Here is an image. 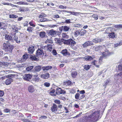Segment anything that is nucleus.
Returning a JSON list of instances; mask_svg holds the SVG:
<instances>
[{"label":"nucleus","mask_w":122,"mask_h":122,"mask_svg":"<svg viewBox=\"0 0 122 122\" xmlns=\"http://www.w3.org/2000/svg\"><path fill=\"white\" fill-rule=\"evenodd\" d=\"M102 38H97L93 39L92 40V41L93 42L97 43H98L101 42H102Z\"/></svg>","instance_id":"ddd939ff"},{"label":"nucleus","mask_w":122,"mask_h":122,"mask_svg":"<svg viewBox=\"0 0 122 122\" xmlns=\"http://www.w3.org/2000/svg\"><path fill=\"white\" fill-rule=\"evenodd\" d=\"M46 16V15L44 14H40L39 16V18H42L45 17Z\"/></svg>","instance_id":"a19ab883"},{"label":"nucleus","mask_w":122,"mask_h":122,"mask_svg":"<svg viewBox=\"0 0 122 122\" xmlns=\"http://www.w3.org/2000/svg\"><path fill=\"white\" fill-rule=\"evenodd\" d=\"M44 85L46 87H48L50 85V83H49L45 82L44 83Z\"/></svg>","instance_id":"c03bdc74"},{"label":"nucleus","mask_w":122,"mask_h":122,"mask_svg":"<svg viewBox=\"0 0 122 122\" xmlns=\"http://www.w3.org/2000/svg\"><path fill=\"white\" fill-rule=\"evenodd\" d=\"M26 71H30V66H29L26 67Z\"/></svg>","instance_id":"0e129e2a"},{"label":"nucleus","mask_w":122,"mask_h":122,"mask_svg":"<svg viewBox=\"0 0 122 122\" xmlns=\"http://www.w3.org/2000/svg\"><path fill=\"white\" fill-rule=\"evenodd\" d=\"M12 28L13 30L15 32H17L18 30V29L14 25L12 26Z\"/></svg>","instance_id":"4c0bfd02"},{"label":"nucleus","mask_w":122,"mask_h":122,"mask_svg":"<svg viewBox=\"0 0 122 122\" xmlns=\"http://www.w3.org/2000/svg\"><path fill=\"white\" fill-rule=\"evenodd\" d=\"M54 102L57 104H60V100H55L54 101Z\"/></svg>","instance_id":"09e8293b"},{"label":"nucleus","mask_w":122,"mask_h":122,"mask_svg":"<svg viewBox=\"0 0 122 122\" xmlns=\"http://www.w3.org/2000/svg\"><path fill=\"white\" fill-rule=\"evenodd\" d=\"M35 51L34 47V46H32L31 47V54L33 53Z\"/></svg>","instance_id":"864d4df0"},{"label":"nucleus","mask_w":122,"mask_h":122,"mask_svg":"<svg viewBox=\"0 0 122 122\" xmlns=\"http://www.w3.org/2000/svg\"><path fill=\"white\" fill-rule=\"evenodd\" d=\"M71 74L72 77L73 78H75L77 74L76 71L75 70H72Z\"/></svg>","instance_id":"aec40b11"},{"label":"nucleus","mask_w":122,"mask_h":122,"mask_svg":"<svg viewBox=\"0 0 122 122\" xmlns=\"http://www.w3.org/2000/svg\"><path fill=\"white\" fill-rule=\"evenodd\" d=\"M74 26L75 27H77L78 28L82 26L81 25L79 24H77L76 25H74Z\"/></svg>","instance_id":"052dcab7"},{"label":"nucleus","mask_w":122,"mask_h":122,"mask_svg":"<svg viewBox=\"0 0 122 122\" xmlns=\"http://www.w3.org/2000/svg\"><path fill=\"white\" fill-rule=\"evenodd\" d=\"M115 27L118 29H120V28H122V25L119 24L118 25H115Z\"/></svg>","instance_id":"58836bf2"},{"label":"nucleus","mask_w":122,"mask_h":122,"mask_svg":"<svg viewBox=\"0 0 122 122\" xmlns=\"http://www.w3.org/2000/svg\"><path fill=\"white\" fill-rule=\"evenodd\" d=\"M67 41L68 43L69 44L72 46H74L76 44L75 41L71 39L67 40Z\"/></svg>","instance_id":"4468645a"},{"label":"nucleus","mask_w":122,"mask_h":122,"mask_svg":"<svg viewBox=\"0 0 122 122\" xmlns=\"http://www.w3.org/2000/svg\"><path fill=\"white\" fill-rule=\"evenodd\" d=\"M56 42L60 45H61L62 43L63 42L64 39H59L57 38H55L54 39Z\"/></svg>","instance_id":"1a4fd4ad"},{"label":"nucleus","mask_w":122,"mask_h":122,"mask_svg":"<svg viewBox=\"0 0 122 122\" xmlns=\"http://www.w3.org/2000/svg\"><path fill=\"white\" fill-rule=\"evenodd\" d=\"M80 94H81L82 95H83V94L85 93V91L84 90H82L80 92Z\"/></svg>","instance_id":"338daca9"},{"label":"nucleus","mask_w":122,"mask_h":122,"mask_svg":"<svg viewBox=\"0 0 122 122\" xmlns=\"http://www.w3.org/2000/svg\"><path fill=\"white\" fill-rule=\"evenodd\" d=\"M103 47L101 46H97L96 47H95V46L93 47V48H95V50L97 51L101 50L102 49H103V48H102Z\"/></svg>","instance_id":"393cba45"},{"label":"nucleus","mask_w":122,"mask_h":122,"mask_svg":"<svg viewBox=\"0 0 122 122\" xmlns=\"http://www.w3.org/2000/svg\"><path fill=\"white\" fill-rule=\"evenodd\" d=\"M93 44L91 41H87L82 44V46L84 48H86L88 46L93 45Z\"/></svg>","instance_id":"39448f33"},{"label":"nucleus","mask_w":122,"mask_h":122,"mask_svg":"<svg viewBox=\"0 0 122 122\" xmlns=\"http://www.w3.org/2000/svg\"><path fill=\"white\" fill-rule=\"evenodd\" d=\"M52 53L54 55H56L57 54V53L56 50H53L52 51Z\"/></svg>","instance_id":"bf43d9fd"},{"label":"nucleus","mask_w":122,"mask_h":122,"mask_svg":"<svg viewBox=\"0 0 122 122\" xmlns=\"http://www.w3.org/2000/svg\"><path fill=\"white\" fill-rule=\"evenodd\" d=\"M10 110L6 108L4 110V112L6 113L9 112H10Z\"/></svg>","instance_id":"3c124183"},{"label":"nucleus","mask_w":122,"mask_h":122,"mask_svg":"<svg viewBox=\"0 0 122 122\" xmlns=\"http://www.w3.org/2000/svg\"><path fill=\"white\" fill-rule=\"evenodd\" d=\"M57 31L56 30H55L53 29L50 30H49L48 34L49 35L51 36H55L56 35V34L57 33Z\"/></svg>","instance_id":"9d476101"},{"label":"nucleus","mask_w":122,"mask_h":122,"mask_svg":"<svg viewBox=\"0 0 122 122\" xmlns=\"http://www.w3.org/2000/svg\"><path fill=\"white\" fill-rule=\"evenodd\" d=\"M118 67L119 70L121 71L122 70V63L119 65Z\"/></svg>","instance_id":"de8ad7c7"},{"label":"nucleus","mask_w":122,"mask_h":122,"mask_svg":"<svg viewBox=\"0 0 122 122\" xmlns=\"http://www.w3.org/2000/svg\"><path fill=\"white\" fill-rule=\"evenodd\" d=\"M17 3L19 5H23L26 4H25V3L22 1H19L18 2H17Z\"/></svg>","instance_id":"6e6d98bb"},{"label":"nucleus","mask_w":122,"mask_h":122,"mask_svg":"<svg viewBox=\"0 0 122 122\" xmlns=\"http://www.w3.org/2000/svg\"><path fill=\"white\" fill-rule=\"evenodd\" d=\"M71 82L70 81H67L64 82L63 84L66 86H68L71 84Z\"/></svg>","instance_id":"c85d7f7f"},{"label":"nucleus","mask_w":122,"mask_h":122,"mask_svg":"<svg viewBox=\"0 0 122 122\" xmlns=\"http://www.w3.org/2000/svg\"><path fill=\"white\" fill-rule=\"evenodd\" d=\"M61 53L63 55L65 56L69 54V53L67 51V50L66 49L62 50L61 51Z\"/></svg>","instance_id":"5701e85b"},{"label":"nucleus","mask_w":122,"mask_h":122,"mask_svg":"<svg viewBox=\"0 0 122 122\" xmlns=\"http://www.w3.org/2000/svg\"><path fill=\"white\" fill-rule=\"evenodd\" d=\"M92 17L94 18L95 19L97 20L98 19V16L96 15H92Z\"/></svg>","instance_id":"8fccbe9b"},{"label":"nucleus","mask_w":122,"mask_h":122,"mask_svg":"<svg viewBox=\"0 0 122 122\" xmlns=\"http://www.w3.org/2000/svg\"><path fill=\"white\" fill-rule=\"evenodd\" d=\"M83 58L85 59L86 61H91L93 59L92 57L91 56H87Z\"/></svg>","instance_id":"a878e982"},{"label":"nucleus","mask_w":122,"mask_h":122,"mask_svg":"<svg viewBox=\"0 0 122 122\" xmlns=\"http://www.w3.org/2000/svg\"><path fill=\"white\" fill-rule=\"evenodd\" d=\"M55 90L54 89L52 90L50 92V95H53V94L55 92Z\"/></svg>","instance_id":"4d7b16f0"},{"label":"nucleus","mask_w":122,"mask_h":122,"mask_svg":"<svg viewBox=\"0 0 122 122\" xmlns=\"http://www.w3.org/2000/svg\"><path fill=\"white\" fill-rule=\"evenodd\" d=\"M82 112H81L80 113L77 115L76 116L73 117V118H77L79 117L80 115L82 114Z\"/></svg>","instance_id":"69168bd1"},{"label":"nucleus","mask_w":122,"mask_h":122,"mask_svg":"<svg viewBox=\"0 0 122 122\" xmlns=\"http://www.w3.org/2000/svg\"><path fill=\"white\" fill-rule=\"evenodd\" d=\"M30 74H26L24 75L23 76V79L25 80L29 81V79H30Z\"/></svg>","instance_id":"2eb2a0df"},{"label":"nucleus","mask_w":122,"mask_h":122,"mask_svg":"<svg viewBox=\"0 0 122 122\" xmlns=\"http://www.w3.org/2000/svg\"><path fill=\"white\" fill-rule=\"evenodd\" d=\"M44 49H46L48 51H51L52 50V47L51 45H48L47 46H43Z\"/></svg>","instance_id":"f3484780"},{"label":"nucleus","mask_w":122,"mask_h":122,"mask_svg":"<svg viewBox=\"0 0 122 122\" xmlns=\"http://www.w3.org/2000/svg\"><path fill=\"white\" fill-rule=\"evenodd\" d=\"M9 64L7 63L4 62L3 66H4L3 68H5V67H7L8 66Z\"/></svg>","instance_id":"13d9d810"},{"label":"nucleus","mask_w":122,"mask_h":122,"mask_svg":"<svg viewBox=\"0 0 122 122\" xmlns=\"http://www.w3.org/2000/svg\"><path fill=\"white\" fill-rule=\"evenodd\" d=\"M51 111L53 112H54L56 114H59L58 111L59 110L58 109L56 105L54 103L51 107Z\"/></svg>","instance_id":"20e7f679"},{"label":"nucleus","mask_w":122,"mask_h":122,"mask_svg":"<svg viewBox=\"0 0 122 122\" xmlns=\"http://www.w3.org/2000/svg\"><path fill=\"white\" fill-rule=\"evenodd\" d=\"M120 77L122 78V72L119 74H116L115 75V79L116 80L118 79Z\"/></svg>","instance_id":"4be33fe9"},{"label":"nucleus","mask_w":122,"mask_h":122,"mask_svg":"<svg viewBox=\"0 0 122 122\" xmlns=\"http://www.w3.org/2000/svg\"><path fill=\"white\" fill-rule=\"evenodd\" d=\"M5 50L6 51H8L10 52H11L12 50L14 48L13 46L6 44L5 43H4L3 44Z\"/></svg>","instance_id":"f03ea898"},{"label":"nucleus","mask_w":122,"mask_h":122,"mask_svg":"<svg viewBox=\"0 0 122 122\" xmlns=\"http://www.w3.org/2000/svg\"><path fill=\"white\" fill-rule=\"evenodd\" d=\"M2 4L4 5H10L11 6L13 5L12 4H9L8 3H5L4 2L2 3Z\"/></svg>","instance_id":"680f3d73"},{"label":"nucleus","mask_w":122,"mask_h":122,"mask_svg":"<svg viewBox=\"0 0 122 122\" xmlns=\"http://www.w3.org/2000/svg\"><path fill=\"white\" fill-rule=\"evenodd\" d=\"M62 37L64 39H68V36L66 33H63L62 34Z\"/></svg>","instance_id":"2f4dec72"},{"label":"nucleus","mask_w":122,"mask_h":122,"mask_svg":"<svg viewBox=\"0 0 122 122\" xmlns=\"http://www.w3.org/2000/svg\"><path fill=\"white\" fill-rule=\"evenodd\" d=\"M110 53L108 51H106L105 52H102V56L103 57H106L110 55H111Z\"/></svg>","instance_id":"9b49d317"},{"label":"nucleus","mask_w":122,"mask_h":122,"mask_svg":"<svg viewBox=\"0 0 122 122\" xmlns=\"http://www.w3.org/2000/svg\"><path fill=\"white\" fill-rule=\"evenodd\" d=\"M44 48L43 46L40 49H38L37 51L36 52V55L38 57H41L43 56L44 53L43 52V49Z\"/></svg>","instance_id":"7ed1b4c3"},{"label":"nucleus","mask_w":122,"mask_h":122,"mask_svg":"<svg viewBox=\"0 0 122 122\" xmlns=\"http://www.w3.org/2000/svg\"><path fill=\"white\" fill-rule=\"evenodd\" d=\"M52 42V41L51 40H48V39L47 40H46L45 42L46 43H51Z\"/></svg>","instance_id":"603ef678"},{"label":"nucleus","mask_w":122,"mask_h":122,"mask_svg":"<svg viewBox=\"0 0 122 122\" xmlns=\"http://www.w3.org/2000/svg\"><path fill=\"white\" fill-rule=\"evenodd\" d=\"M29 57L28 55L27 54H25L24 55L22 56L21 60L23 62L25 61L26 60L28 59Z\"/></svg>","instance_id":"b1692460"},{"label":"nucleus","mask_w":122,"mask_h":122,"mask_svg":"<svg viewBox=\"0 0 122 122\" xmlns=\"http://www.w3.org/2000/svg\"><path fill=\"white\" fill-rule=\"evenodd\" d=\"M32 75V74H31V78H32V80L35 82L38 81H39V77L38 76V74H37L34 76Z\"/></svg>","instance_id":"423d86ee"},{"label":"nucleus","mask_w":122,"mask_h":122,"mask_svg":"<svg viewBox=\"0 0 122 122\" xmlns=\"http://www.w3.org/2000/svg\"><path fill=\"white\" fill-rule=\"evenodd\" d=\"M4 24L2 22H0V29H3L4 30L5 29V28L3 27Z\"/></svg>","instance_id":"ea45409f"},{"label":"nucleus","mask_w":122,"mask_h":122,"mask_svg":"<svg viewBox=\"0 0 122 122\" xmlns=\"http://www.w3.org/2000/svg\"><path fill=\"white\" fill-rule=\"evenodd\" d=\"M122 45V41H121L119 42V43H118L114 45V47H115L117 46H120Z\"/></svg>","instance_id":"c9c22d12"},{"label":"nucleus","mask_w":122,"mask_h":122,"mask_svg":"<svg viewBox=\"0 0 122 122\" xmlns=\"http://www.w3.org/2000/svg\"><path fill=\"white\" fill-rule=\"evenodd\" d=\"M40 21L41 22H44L48 21V19H46V18H43L40 19Z\"/></svg>","instance_id":"79ce46f5"},{"label":"nucleus","mask_w":122,"mask_h":122,"mask_svg":"<svg viewBox=\"0 0 122 122\" xmlns=\"http://www.w3.org/2000/svg\"><path fill=\"white\" fill-rule=\"evenodd\" d=\"M15 76V75H12V74L8 75H6V76H3L1 77V79L2 80H3L5 79V78H7L14 77Z\"/></svg>","instance_id":"a211bd4d"},{"label":"nucleus","mask_w":122,"mask_h":122,"mask_svg":"<svg viewBox=\"0 0 122 122\" xmlns=\"http://www.w3.org/2000/svg\"><path fill=\"white\" fill-rule=\"evenodd\" d=\"M108 36L110 38H114L115 37V35L114 33L113 32H112L108 35Z\"/></svg>","instance_id":"473e14b6"},{"label":"nucleus","mask_w":122,"mask_h":122,"mask_svg":"<svg viewBox=\"0 0 122 122\" xmlns=\"http://www.w3.org/2000/svg\"><path fill=\"white\" fill-rule=\"evenodd\" d=\"M33 61H38L39 60L36 57L35 55H31V60Z\"/></svg>","instance_id":"cd10ccee"},{"label":"nucleus","mask_w":122,"mask_h":122,"mask_svg":"<svg viewBox=\"0 0 122 122\" xmlns=\"http://www.w3.org/2000/svg\"><path fill=\"white\" fill-rule=\"evenodd\" d=\"M56 93L57 95H59L62 94H64L66 92L64 90H62L60 88H58L56 90Z\"/></svg>","instance_id":"6e6552de"},{"label":"nucleus","mask_w":122,"mask_h":122,"mask_svg":"<svg viewBox=\"0 0 122 122\" xmlns=\"http://www.w3.org/2000/svg\"><path fill=\"white\" fill-rule=\"evenodd\" d=\"M99 64L98 65H97L96 64L98 62L97 61H96L95 60H94L92 61V64L94 65L95 66H96L97 67H99V65L101 63V62L102 61L101 60V58L99 59Z\"/></svg>","instance_id":"f8f14e48"},{"label":"nucleus","mask_w":122,"mask_h":122,"mask_svg":"<svg viewBox=\"0 0 122 122\" xmlns=\"http://www.w3.org/2000/svg\"><path fill=\"white\" fill-rule=\"evenodd\" d=\"M14 41H15L17 43H19L20 42L19 39H18V37L16 36H15L14 38Z\"/></svg>","instance_id":"7c9ffc66"},{"label":"nucleus","mask_w":122,"mask_h":122,"mask_svg":"<svg viewBox=\"0 0 122 122\" xmlns=\"http://www.w3.org/2000/svg\"><path fill=\"white\" fill-rule=\"evenodd\" d=\"M62 27H63V30L65 31H68L70 29V27L69 26H62Z\"/></svg>","instance_id":"c756f323"},{"label":"nucleus","mask_w":122,"mask_h":122,"mask_svg":"<svg viewBox=\"0 0 122 122\" xmlns=\"http://www.w3.org/2000/svg\"><path fill=\"white\" fill-rule=\"evenodd\" d=\"M74 107L76 108H78L79 107V106L77 104H74Z\"/></svg>","instance_id":"774afa93"},{"label":"nucleus","mask_w":122,"mask_h":122,"mask_svg":"<svg viewBox=\"0 0 122 122\" xmlns=\"http://www.w3.org/2000/svg\"><path fill=\"white\" fill-rule=\"evenodd\" d=\"M46 34L44 32H41L40 33V37H43L45 36V35Z\"/></svg>","instance_id":"e433bc0d"},{"label":"nucleus","mask_w":122,"mask_h":122,"mask_svg":"<svg viewBox=\"0 0 122 122\" xmlns=\"http://www.w3.org/2000/svg\"><path fill=\"white\" fill-rule=\"evenodd\" d=\"M4 94V92L3 91H0V97L3 96Z\"/></svg>","instance_id":"5fc2aeb1"},{"label":"nucleus","mask_w":122,"mask_h":122,"mask_svg":"<svg viewBox=\"0 0 122 122\" xmlns=\"http://www.w3.org/2000/svg\"><path fill=\"white\" fill-rule=\"evenodd\" d=\"M12 78L10 77V78L6 80L5 84L7 85L10 84L13 81V80L12 79Z\"/></svg>","instance_id":"412c9836"},{"label":"nucleus","mask_w":122,"mask_h":122,"mask_svg":"<svg viewBox=\"0 0 122 122\" xmlns=\"http://www.w3.org/2000/svg\"><path fill=\"white\" fill-rule=\"evenodd\" d=\"M84 68L86 70H88L90 68V66L88 65H85L84 66Z\"/></svg>","instance_id":"49530a36"},{"label":"nucleus","mask_w":122,"mask_h":122,"mask_svg":"<svg viewBox=\"0 0 122 122\" xmlns=\"http://www.w3.org/2000/svg\"><path fill=\"white\" fill-rule=\"evenodd\" d=\"M50 75L48 73H47L41 75V77L43 79H47L49 77Z\"/></svg>","instance_id":"dca6fc26"},{"label":"nucleus","mask_w":122,"mask_h":122,"mask_svg":"<svg viewBox=\"0 0 122 122\" xmlns=\"http://www.w3.org/2000/svg\"><path fill=\"white\" fill-rule=\"evenodd\" d=\"M70 21L71 20L70 19H67L65 20L64 22L67 23H71Z\"/></svg>","instance_id":"e2e57ef3"},{"label":"nucleus","mask_w":122,"mask_h":122,"mask_svg":"<svg viewBox=\"0 0 122 122\" xmlns=\"http://www.w3.org/2000/svg\"><path fill=\"white\" fill-rule=\"evenodd\" d=\"M86 30H85L82 29L81 30V35L82 36L84 35L86 33Z\"/></svg>","instance_id":"37998d69"},{"label":"nucleus","mask_w":122,"mask_h":122,"mask_svg":"<svg viewBox=\"0 0 122 122\" xmlns=\"http://www.w3.org/2000/svg\"><path fill=\"white\" fill-rule=\"evenodd\" d=\"M41 67L40 66H37L34 67L35 71L39 72L41 70Z\"/></svg>","instance_id":"bb28decb"},{"label":"nucleus","mask_w":122,"mask_h":122,"mask_svg":"<svg viewBox=\"0 0 122 122\" xmlns=\"http://www.w3.org/2000/svg\"><path fill=\"white\" fill-rule=\"evenodd\" d=\"M79 30H76L74 32V35L76 37L79 35Z\"/></svg>","instance_id":"f704fd0d"},{"label":"nucleus","mask_w":122,"mask_h":122,"mask_svg":"<svg viewBox=\"0 0 122 122\" xmlns=\"http://www.w3.org/2000/svg\"><path fill=\"white\" fill-rule=\"evenodd\" d=\"M99 113V111H95L90 116L86 117L85 119L86 121H83V122H95L97 121L98 120Z\"/></svg>","instance_id":"f257e3e1"},{"label":"nucleus","mask_w":122,"mask_h":122,"mask_svg":"<svg viewBox=\"0 0 122 122\" xmlns=\"http://www.w3.org/2000/svg\"><path fill=\"white\" fill-rule=\"evenodd\" d=\"M10 18H17L18 16L15 15H10Z\"/></svg>","instance_id":"72a5a7b5"},{"label":"nucleus","mask_w":122,"mask_h":122,"mask_svg":"<svg viewBox=\"0 0 122 122\" xmlns=\"http://www.w3.org/2000/svg\"><path fill=\"white\" fill-rule=\"evenodd\" d=\"M80 96V94L79 93H77L76 94L75 96V98L76 99H78L79 98Z\"/></svg>","instance_id":"a18cd8bd"},{"label":"nucleus","mask_w":122,"mask_h":122,"mask_svg":"<svg viewBox=\"0 0 122 122\" xmlns=\"http://www.w3.org/2000/svg\"><path fill=\"white\" fill-rule=\"evenodd\" d=\"M52 68V67L51 66H46L42 67V69L44 71H47L51 69Z\"/></svg>","instance_id":"6ab92c4d"},{"label":"nucleus","mask_w":122,"mask_h":122,"mask_svg":"<svg viewBox=\"0 0 122 122\" xmlns=\"http://www.w3.org/2000/svg\"><path fill=\"white\" fill-rule=\"evenodd\" d=\"M5 39L8 41H10L11 42H14V40L13 39L12 36L9 35H5Z\"/></svg>","instance_id":"0eeeda50"}]
</instances>
